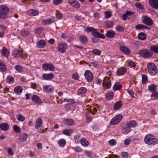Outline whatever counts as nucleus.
Listing matches in <instances>:
<instances>
[{"label":"nucleus","mask_w":158,"mask_h":158,"mask_svg":"<svg viewBox=\"0 0 158 158\" xmlns=\"http://www.w3.org/2000/svg\"><path fill=\"white\" fill-rule=\"evenodd\" d=\"M144 141L145 143L149 145H154L158 143V140L153 135L148 134L144 137Z\"/></svg>","instance_id":"obj_1"},{"label":"nucleus","mask_w":158,"mask_h":158,"mask_svg":"<svg viewBox=\"0 0 158 158\" xmlns=\"http://www.w3.org/2000/svg\"><path fill=\"white\" fill-rule=\"evenodd\" d=\"M9 12L8 7L5 5H0V19H5L8 17Z\"/></svg>","instance_id":"obj_2"},{"label":"nucleus","mask_w":158,"mask_h":158,"mask_svg":"<svg viewBox=\"0 0 158 158\" xmlns=\"http://www.w3.org/2000/svg\"><path fill=\"white\" fill-rule=\"evenodd\" d=\"M85 31L87 32H92V35L95 38H100L104 39L105 36L98 32L97 29L93 27H89L86 28Z\"/></svg>","instance_id":"obj_3"},{"label":"nucleus","mask_w":158,"mask_h":158,"mask_svg":"<svg viewBox=\"0 0 158 158\" xmlns=\"http://www.w3.org/2000/svg\"><path fill=\"white\" fill-rule=\"evenodd\" d=\"M139 54L143 57L146 58L152 57L153 55L152 52L147 48L140 50L139 51Z\"/></svg>","instance_id":"obj_4"},{"label":"nucleus","mask_w":158,"mask_h":158,"mask_svg":"<svg viewBox=\"0 0 158 158\" xmlns=\"http://www.w3.org/2000/svg\"><path fill=\"white\" fill-rule=\"evenodd\" d=\"M147 68L150 74L152 75H155L156 74L157 69L154 64L148 63L147 64Z\"/></svg>","instance_id":"obj_5"},{"label":"nucleus","mask_w":158,"mask_h":158,"mask_svg":"<svg viewBox=\"0 0 158 158\" xmlns=\"http://www.w3.org/2000/svg\"><path fill=\"white\" fill-rule=\"evenodd\" d=\"M123 117L122 114H119L115 116L110 120V124L111 125H115L118 124L121 121Z\"/></svg>","instance_id":"obj_6"},{"label":"nucleus","mask_w":158,"mask_h":158,"mask_svg":"<svg viewBox=\"0 0 158 158\" xmlns=\"http://www.w3.org/2000/svg\"><path fill=\"white\" fill-rule=\"evenodd\" d=\"M69 5L75 9L80 8V4L77 0H69L68 1Z\"/></svg>","instance_id":"obj_7"},{"label":"nucleus","mask_w":158,"mask_h":158,"mask_svg":"<svg viewBox=\"0 0 158 158\" xmlns=\"http://www.w3.org/2000/svg\"><path fill=\"white\" fill-rule=\"evenodd\" d=\"M42 68L45 70L52 71L55 69L54 65L51 63H45L42 64Z\"/></svg>","instance_id":"obj_8"},{"label":"nucleus","mask_w":158,"mask_h":158,"mask_svg":"<svg viewBox=\"0 0 158 158\" xmlns=\"http://www.w3.org/2000/svg\"><path fill=\"white\" fill-rule=\"evenodd\" d=\"M67 48V46L65 43L59 44L57 47L58 51L62 53H64Z\"/></svg>","instance_id":"obj_9"},{"label":"nucleus","mask_w":158,"mask_h":158,"mask_svg":"<svg viewBox=\"0 0 158 158\" xmlns=\"http://www.w3.org/2000/svg\"><path fill=\"white\" fill-rule=\"evenodd\" d=\"M84 75L87 81H91L93 79V75L91 72L89 70H86L85 72Z\"/></svg>","instance_id":"obj_10"},{"label":"nucleus","mask_w":158,"mask_h":158,"mask_svg":"<svg viewBox=\"0 0 158 158\" xmlns=\"http://www.w3.org/2000/svg\"><path fill=\"white\" fill-rule=\"evenodd\" d=\"M142 21L143 23L149 26L151 25L153 23L152 19L147 16L144 17Z\"/></svg>","instance_id":"obj_11"},{"label":"nucleus","mask_w":158,"mask_h":158,"mask_svg":"<svg viewBox=\"0 0 158 158\" xmlns=\"http://www.w3.org/2000/svg\"><path fill=\"white\" fill-rule=\"evenodd\" d=\"M54 77V75L52 73H45L43 74L42 78L45 80L49 81Z\"/></svg>","instance_id":"obj_12"},{"label":"nucleus","mask_w":158,"mask_h":158,"mask_svg":"<svg viewBox=\"0 0 158 158\" xmlns=\"http://www.w3.org/2000/svg\"><path fill=\"white\" fill-rule=\"evenodd\" d=\"M64 123L68 126L73 125L74 124V121L72 119H64Z\"/></svg>","instance_id":"obj_13"},{"label":"nucleus","mask_w":158,"mask_h":158,"mask_svg":"<svg viewBox=\"0 0 158 158\" xmlns=\"http://www.w3.org/2000/svg\"><path fill=\"white\" fill-rule=\"evenodd\" d=\"M150 5L153 8H158V0H149Z\"/></svg>","instance_id":"obj_14"},{"label":"nucleus","mask_w":158,"mask_h":158,"mask_svg":"<svg viewBox=\"0 0 158 158\" xmlns=\"http://www.w3.org/2000/svg\"><path fill=\"white\" fill-rule=\"evenodd\" d=\"M23 52L21 50H14L13 52L12 55L15 57L18 58L22 54Z\"/></svg>","instance_id":"obj_15"},{"label":"nucleus","mask_w":158,"mask_h":158,"mask_svg":"<svg viewBox=\"0 0 158 158\" xmlns=\"http://www.w3.org/2000/svg\"><path fill=\"white\" fill-rule=\"evenodd\" d=\"M55 21V18L54 17H52L51 19H46L43 20L42 23L43 24L46 25L49 24Z\"/></svg>","instance_id":"obj_16"},{"label":"nucleus","mask_w":158,"mask_h":158,"mask_svg":"<svg viewBox=\"0 0 158 158\" xmlns=\"http://www.w3.org/2000/svg\"><path fill=\"white\" fill-rule=\"evenodd\" d=\"M36 44L39 48H43L45 46L46 43L44 40H40L37 42Z\"/></svg>","instance_id":"obj_17"},{"label":"nucleus","mask_w":158,"mask_h":158,"mask_svg":"<svg viewBox=\"0 0 158 158\" xmlns=\"http://www.w3.org/2000/svg\"><path fill=\"white\" fill-rule=\"evenodd\" d=\"M126 69L125 67H122L118 69L117 72V74L118 76L124 75L126 72Z\"/></svg>","instance_id":"obj_18"},{"label":"nucleus","mask_w":158,"mask_h":158,"mask_svg":"<svg viewBox=\"0 0 158 158\" xmlns=\"http://www.w3.org/2000/svg\"><path fill=\"white\" fill-rule=\"evenodd\" d=\"M43 121L40 118H37L36 120L35 127L36 129H38L41 127Z\"/></svg>","instance_id":"obj_19"},{"label":"nucleus","mask_w":158,"mask_h":158,"mask_svg":"<svg viewBox=\"0 0 158 158\" xmlns=\"http://www.w3.org/2000/svg\"><path fill=\"white\" fill-rule=\"evenodd\" d=\"M1 52L2 55L6 57H7L9 55V51L8 49L5 47L2 48Z\"/></svg>","instance_id":"obj_20"},{"label":"nucleus","mask_w":158,"mask_h":158,"mask_svg":"<svg viewBox=\"0 0 158 158\" xmlns=\"http://www.w3.org/2000/svg\"><path fill=\"white\" fill-rule=\"evenodd\" d=\"M53 89V88L52 86L49 85H46L43 86V89L44 92L47 93L51 92Z\"/></svg>","instance_id":"obj_21"},{"label":"nucleus","mask_w":158,"mask_h":158,"mask_svg":"<svg viewBox=\"0 0 158 158\" xmlns=\"http://www.w3.org/2000/svg\"><path fill=\"white\" fill-rule=\"evenodd\" d=\"M121 51L126 55H128L130 53V50L125 46H122L120 48Z\"/></svg>","instance_id":"obj_22"},{"label":"nucleus","mask_w":158,"mask_h":158,"mask_svg":"<svg viewBox=\"0 0 158 158\" xmlns=\"http://www.w3.org/2000/svg\"><path fill=\"white\" fill-rule=\"evenodd\" d=\"M9 128V125L5 123H3L0 124V128L3 131H7Z\"/></svg>","instance_id":"obj_23"},{"label":"nucleus","mask_w":158,"mask_h":158,"mask_svg":"<svg viewBox=\"0 0 158 158\" xmlns=\"http://www.w3.org/2000/svg\"><path fill=\"white\" fill-rule=\"evenodd\" d=\"M73 132V131L71 129H66L62 131V133L63 134L68 136H70Z\"/></svg>","instance_id":"obj_24"},{"label":"nucleus","mask_w":158,"mask_h":158,"mask_svg":"<svg viewBox=\"0 0 158 158\" xmlns=\"http://www.w3.org/2000/svg\"><path fill=\"white\" fill-rule=\"evenodd\" d=\"M27 134L26 133H23L20 134L19 135V139L21 141H25L27 138Z\"/></svg>","instance_id":"obj_25"},{"label":"nucleus","mask_w":158,"mask_h":158,"mask_svg":"<svg viewBox=\"0 0 158 158\" xmlns=\"http://www.w3.org/2000/svg\"><path fill=\"white\" fill-rule=\"evenodd\" d=\"M80 142L81 145L84 147H87L89 144L88 142L84 138L81 139Z\"/></svg>","instance_id":"obj_26"},{"label":"nucleus","mask_w":158,"mask_h":158,"mask_svg":"<svg viewBox=\"0 0 158 158\" xmlns=\"http://www.w3.org/2000/svg\"><path fill=\"white\" fill-rule=\"evenodd\" d=\"M14 90L16 94H20L23 91V88L21 86H18L15 88Z\"/></svg>","instance_id":"obj_27"},{"label":"nucleus","mask_w":158,"mask_h":158,"mask_svg":"<svg viewBox=\"0 0 158 158\" xmlns=\"http://www.w3.org/2000/svg\"><path fill=\"white\" fill-rule=\"evenodd\" d=\"M122 103L121 101L117 102L114 106V108L115 110H117L119 109L122 106Z\"/></svg>","instance_id":"obj_28"},{"label":"nucleus","mask_w":158,"mask_h":158,"mask_svg":"<svg viewBox=\"0 0 158 158\" xmlns=\"http://www.w3.org/2000/svg\"><path fill=\"white\" fill-rule=\"evenodd\" d=\"M32 100L35 103H38L41 101V99L39 97L36 95H34L32 97Z\"/></svg>","instance_id":"obj_29"},{"label":"nucleus","mask_w":158,"mask_h":158,"mask_svg":"<svg viewBox=\"0 0 158 158\" xmlns=\"http://www.w3.org/2000/svg\"><path fill=\"white\" fill-rule=\"evenodd\" d=\"M138 36L139 39L142 40H145L146 38V35L143 32H140L139 33Z\"/></svg>","instance_id":"obj_30"},{"label":"nucleus","mask_w":158,"mask_h":158,"mask_svg":"<svg viewBox=\"0 0 158 158\" xmlns=\"http://www.w3.org/2000/svg\"><path fill=\"white\" fill-rule=\"evenodd\" d=\"M150 50L152 52L158 53V46L156 45H152L150 47Z\"/></svg>","instance_id":"obj_31"},{"label":"nucleus","mask_w":158,"mask_h":158,"mask_svg":"<svg viewBox=\"0 0 158 158\" xmlns=\"http://www.w3.org/2000/svg\"><path fill=\"white\" fill-rule=\"evenodd\" d=\"M114 94L112 91H110L106 94V97L108 100L112 99L113 97Z\"/></svg>","instance_id":"obj_32"},{"label":"nucleus","mask_w":158,"mask_h":158,"mask_svg":"<svg viewBox=\"0 0 158 158\" xmlns=\"http://www.w3.org/2000/svg\"><path fill=\"white\" fill-rule=\"evenodd\" d=\"M115 35V33L111 30L107 31L106 34V36L109 38H113Z\"/></svg>","instance_id":"obj_33"},{"label":"nucleus","mask_w":158,"mask_h":158,"mask_svg":"<svg viewBox=\"0 0 158 158\" xmlns=\"http://www.w3.org/2000/svg\"><path fill=\"white\" fill-rule=\"evenodd\" d=\"M127 125L130 128L131 127H136L137 125V123L135 121H131L128 122Z\"/></svg>","instance_id":"obj_34"},{"label":"nucleus","mask_w":158,"mask_h":158,"mask_svg":"<svg viewBox=\"0 0 158 158\" xmlns=\"http://www.w3.org/2000/svg\"><path fill=\"white\" fill-rule=\"evenodd\" d=\"M131 131L130 128L129 127L126 125L125 127L123 128L122 130V132L124 134H127L128 133Z\"/></svg>","instance_id":"obj_35"},{"label":"nucleus","mask_w":158,"mask_h":158,"mask_svg":"<svg viewBox=\"0 0 158 158\" xmlns=\"http://www.w3.org/2000/svg\"><path fill=\"white\" fill-rule=\"evenodd\" d=\"M113 23L110 21H107L105 23V26L107 28L112 27H113Z\"/></svg>","instance_id":"obj_36"},{"label":"nucleus","mask_w":158,"mask_h":158,"mask_svg":"<svg viewBox=\"0 0 158 158\" xmlns=\"http://www.w3.org/2000/svg\"><path fill=\"white\" fill-rule=\"evenodd\" d=\"M0 70L2 71H5L6 68L4 63L0 60Z\"/></svg>","instance_id":"obj_37"},{"label":"nucleus","mask_w":158,"mask_h":158,"mask_svg":"<svg viewBox=\"0 0 158 158\" xmlns=\"http://www.w3.org/2000/svg\"><path fill=\"white\" fill-rule=\"evenodd\" d=\"M148 27L145 26L144 25L140 24L137 25L135 27V28L136 29L139 30L143 29H148Z\"/></svg>","instance_id":"obj_38"},{"label":"nucleus","mask_w":158,"mask_h":158,"mask_svg":"<svg viewBox=\"0 0 158 158\" xmlns=\"http://www.w3.org/2000/svg\"><path fill=\"white\" fill-rule=\"evenodd\" d=\"M79 40L81 42L83 43H85L88 41L87 37L85 35H81L79 37Z\"/></svg>","instance_id":"obj_39"},{"label":"nucleus","mask_w":158,"mask_h":158,"mask_svg":"<svg viewBox=\"0 0 158 158\" xmlns=\"http://www.w3.org/2000/svg\"><path fill=\"white\" fill-rule=\"evenodd\" d=\"M28 13L29 15L31 16L36 15L38 14V11L34 10H30L28 11Z\"/></svg>","instance_id":"obj_40"},{"label":"nucleus","mask_w":158,"mask_h":158,"mask_svg":"<svg viewBox=\"0 0 158 158\" xmlns=\"http://www.w3.org/2000/svg\"><path fill=\"white\" fill-rule=\"evenodd\" d=\"M56 17V19H60L63 18V15L62 13L59 11L57 10L55 13Z\"/></svg>","instance_id":"obj_41"},{"label":"nucleus","mask_w":158,"mask_h":158,"mask_svg":"<svg viewBox=\"0 0 158 158\" xmlns=\"http://www.w3.org/2000/svg\"><path fill=\"white\" fill-rule=\"evenodd\" d=\"M132 13V12L130 11H127L125 14H124L122 16L123 18V20H126L127 19L128 16L131 15Z\"/></svg>","instance_id":"obj_42"},{"label":"nucleus","mask_w":158,"mask_h":158,"mask_svg":"<svg viewBox=\"0 0 158 158\" xmlns=\"http://www.w3.org/2000/svg\"><path fill=\"white\" fill-rule=\"evenodd\" d=\"M86 89L85 87H81L78 90V93L79 94H85L86 92Z\"/></svg>","instance_id":"obj_43"},{"label":"nucleus","mask_w":158,"mask_h":158,"mask_svg":"<svg viewBox=\"0 0 158 158\" xmlns=\"http://www.w3.org/2000/svg\"><path fill=\"white\" fill-rule=\"evenodd\" d=\"M66 143L65 140L64 139H61L58 141V144L60 146L64 147Z\"/></svg>","instance_id":"obj_44"},{"label":"nucleus","mask_w":158,"mask_h":158,"mask_svg":"<svg viewBox=\"0 0 158 158\" xmlns=\"http://www.w3.org/2000/svg\"><path fill=\"white\" fill-rule=\"evenodd\" d=\"M17 119L21 122H23L25 121V118L22 114H18L16 116Z\"/></svg>","instance_id":"obj_45"},{"label":"nucleus","mask_w":158,"mask_h":158,"mask_svg":"<svg viewBox=\"0 0 158 158\" xmlns=\"http://www.w3.org/2000/svg\"><path fill=\"white\" fill-rule=\"evenodd\" d=\"M151 98L153 100L158 99V92L156 91L153 92L151 95Z\"/></svg>","instance_id":"obj_46"},{"label":"nucleus","mask_w":158,"mask_h":158,"mask_svg":"<svg viewBox=\"0 0 158 158\" xmlns=\"http://www.w3.org/2000/svg\"><path fill=\"white\" fill-rule=\"evenodd\" d=\"M157 86L154 85H150L148 86V90L151 92H155L156 87Z\"/></svg>","instance_id":"obj_47"},{"label":"nucleus","mask_w":158,"mask_h":158,"mask_svg":"<svg viewBox=\"0 0 158 158\" xmlns=\"http://www.w3.org/2000/svg\"><path fill=\"white\" fill-rule=\"evenodd\" d=\"M122 85L118 83H116L114 85L113 89L115 91L119 90L122 88Z\"/></svg>","instance_id":"obj_48"},{"label":"nucleus","mask_w":158,"mask_h":158,"mask_svg":"<svg viewBox=\"0 0 158 158\" xmlns=\"http://www.w3.org/2000/svg\"><path fill=\"white\" fill-rule=\"evenodd\" d=\"M21 33L23 36H26L29 34V32L27 30L25 29L21 31Z\"/></svg>","instance_id":"obj_49"},{"label":"nucleus","mask_w":158,"mask_h":158,"mask_svg":"<svg viewBox=\"0 0 158 158\" xmlns=\"http://www.w3.org/2000/svg\"><path fill=\"white\" fill-rule=\"evenodd\" d=\"M15 69L18 72H22L23 70V67L18 65H15Z\"/></svg>","instance_id":"obj_50"},{"label":"nucleus","mask_w":158,"mask_h":158,"mask_svg":"<svg viewBox=\"0 0 158 158\" xmlns=\"http://www.w3.org/2000/svg\"><path fill=\"white\" fill-rule=\"evenodd\" d=\"M14 78L11 76H8L7 78V81L10 83H12L14 82Z\"/></svg>","instance_id":"obj_51"},{"label":"nucleus","mask_w":158,"mask_h":158,"mask_svg":"<svg viewBox=\"0 0 158 158\" xmlns=\"http://www.w3.org/2000/svg\"><path fill=\"white\" fill-rule=\"evenodd\" d=\"M92 52L93 54L97 55H100L101 53L100 50L97 49L93 50L92 51Z\"/></svg>","instance_id":"obj_52"},{"label":"nucleus","mask_w":158,"mask_h":158,"mask_svg":"<svg viewBox=\"0 0 158 158\" xmlns=\"http://www.w3.org/2000/svg\"><path fill=\"white\" fill-rule=\"evenodd\" d=\"M43 31V29L42 28L39 27L37 28L35 31V33L38 35L40 34Z\"/></svg>","instance_id":"obj_53"},{"label":"nucleus","mask_w":158,"mask_h":158,"mask_svg":"<svg viewBox=\"0 0 158 158\" xmlns=\"http://www.w3.org/2000/svg\"><path fill=\"white\" fill-rule=\"evenodd\" d=\"M105 18L106 19H108L111 16V14L109 11H106L104 12Z\"/></svg>","instance_id":"obj_54"},{"label":"nucleus","mask_w":158,"mask_h":158,"mask_svg":"<svg viewBox=\"0 0 158 158\" xmlns=\"http://www.w3.org/2000/svg\"><path fill=\"white\" fill-rule=\"evenodd\" d=\"M14 131L16 133H19L20 132V127L17 125H15L13 127Z\"/></svg>","instance_id":"obj_55"},{"label":"nucleus","mask_w":158,"mask_h":158,"mask_svg":"<svg viewBox=\"0 0 158 158\" xmlns=\"http://www.w3.org/2000/svg\"><path fill=\"white\" fill-rule=\"evenodd\" d=\"M135 6L137 8L142 10H144V9L143 6L139 3H136Z\"/></svg>","instance_id":"obj_56"},{"label":"nucleus","mask_w":158,"mask_h":158,"mask_svg":"<svg viewBox=\"0 0 158 158\" xmlns=\"http://www.w3.org/2000/svg\"><path fill=\"white\" fill-rule=\"evenodd\" d=\"M116 30L117 31L119 32L123 31L124 30L123 27L120 25L117 26L116 28Z\"/></svg>","instance_id":"obj_57"},{"label":"nucleus","mask_w":158,"mask_h":158,"mask_svg":"<svg viewBox=\"0 0 158 158\" xmlns=\"http://www.w3.org/2000/svg\"><path fill=\"white\" fill-rule=\"evenodd\" d=\"M122 158H127L128 157V154L126 152H123L121 153Z\"/></svg>","instance_id":"obj_58"},{"label":"nucleus","mask_w":158,"mask_h":158,"mask_svg":"<svg viewBox=\"0 0 158 158\" xmlns=\"http://www.w3.org/2000/svg\"><path fill=\"white\" fill-rule=\"evenodd\" d=\"M81 137V135H78L75 136L74 137V139L75 143H79L80 138Z\"/></svg>","instance_id":"obj_59"},{"label":"nucleus","mask_w":158,"mask_h":158,"mask_svg":"<svg viewBox=\"0 0 158 158\" xmlns=\"http://www.w3.org/2000/svg\"><path fill=\"white\" fill-rule=\"evenodd\" d=\"M72 78L74 80H77L78 79L79 76L78 74L76 73H74L72 76Z\"/></svg>","instance_id":"obj_60"},{"label":"nucleus","mask_w":158,"mask_h":158,"mask_svg":"<svg viewBox=\"0 0 158 158\" xmlns=\"http://www.w3.org/2000/svg\"><path fill=\"white\" fill-rule=\"evenodd\" d=\"M131 139L129 138H127L124 141V144L125 145L127 146L131 143Z\"/></svg>","instance_id":"obj_61"},{"label":"nucleus","mask_w":158,"mask_h":158,"mask_svg":"<svg viewBox=\"0 0 158 158\" xmlns=\"http://www.w3.org/2000/svg\"><path fill=\"white\" fill-rule=\"evenodd\" d=\"M63 0H53L54 4L56 5H59L62 3Z\"/></svg>","instance_id":"obj_62"},{"label":"nucleus","mask_w":158,"mask_h":158,"mask_svg":"<svg viewBox=\"0 0 158 158\" xmlns=\"http://www.w3.org/2000/svg\"><path fill=\"white\" fill-rule=\"evenodd\" d=\"M111 85V82L110 81H108L105 86L106 89H109L110 88Z\"/></svg>","instance_id":"obj_63"},{"label":"nucleus","mask_w":158,"mask_h":158,"mask_svg":"<svg viewBox=\"0 0 158 158\" xmlns=\"http://www.w3.org/2000/svg\"><path fill=\"white\" fill-rule=\"evenodd\" d=\"M147 80V76L145 75H142V82L143 83H145Z\"/></svg>","instance_id":"obj_64"}]
</instances>
